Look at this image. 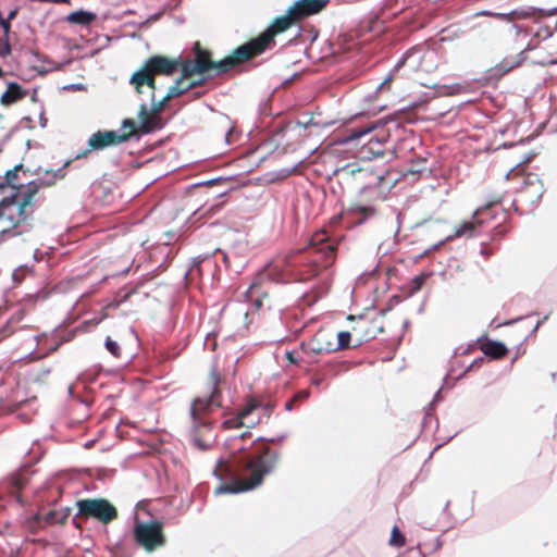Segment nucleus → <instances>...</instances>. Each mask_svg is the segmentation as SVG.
Returning a JSON list of instances; mask_svg holds the SVG:
<instances>
[{"instance_id":"55","label":"nucleus","mask_w":557,"mask_h":557,"mask_svg":"<svg viewBox=\"0 0 557 557\" xmlns=\"http://www.w3.org/2000/svg\"><path fill=\"white\" fill-rule=\"evenodd\" d=\"M71 162H72V160L66 161V162L64 163V168L69 166Z\"/></svg>"},{"instance_id":"28","label":"nucleus","mask_w":557,"mask_h":557,"mask_svg":"<svg viewBox=\"0 0 557 557\" xmlns=\"http://www.w3.org/2000/svg\"><path fill=\"white\" fill-rule=\"evenodd\" d=\"M430 277V273H421L416 275L406 286V290L408 295H413L418 293L422 286L425 284L426 280Z\"/></svg>"},{"instance_id":"33","label":"nucleus","mask_w":557,"mask_h":557,"mask_svg":"<svg viewBox=\"0 0 557 557\" xmlns=\"http://www.w3.org/2000/svg\"><path fill=\"white\" fill-rule=\"evenodd\" d=\"M151 101H152V104H151L150 111L152 112V114L158 115V116H161V113L164 111V109L166 108V106L170 102V100L168 99L166 96H164L161 100L156 101L154 100V90H152Z\"/></svg>"},{"instance_id":"56","label":"nucleus","mask_w":557,"mask_h":557,"mask_svg":"<svg viewBox=\"0 0 557 557\" xmlns=\"http://www.w3.org/2000/svg\"><path fill=\"white\" fill-rule=\"evenodd\" d=\"M2 74H3V72H2V70L0 69V77L2 76Z\"/></svg>"},{"instance_id":"24","label":"nucleus","mask_w":557,"mask_h":557,"mask_svg":"<svg viewBox=\"0 0 557 557\" xmlns=\"http://www.w3.org/2000/svg\"><path fill=\"white\" fill-rule=\"evenodd\" d=\"M480 350L493 359H502L508 354V349L503 343L486 339L480 343Z\"/></svg>"},{"instance_id":"30","label":"nucleus","mask_w":557,"mask_h":557,"mask_svg":"<svg viewBox=\"0 0 557 557\" xmlns=\"http://www.w3.org/2000/svg\"><path fill=\"white\" fill-rule=\"evenodd\" d=\"M375 129L374 124H368L367 126L362 127H355L349 129V133L347 134L346 139L347 140H358L362 138L363 136L370 135Z\"/></svg>"},{"instance_id":"7","label":"nucleus","mask_w":557,"mask_h":557,"mask_svg":"<svg viewBox=\"0 0 557 557\" xmlns=\"http://www.w3.org/2000/svg\"><path fill=\"white\" fill-rule=\"evenodd\" d=\"M181 64L182 61L176 59H170L164 55H152L146 60L140 70L132 75L129 82L134 85L138 94L143 92L141 88L144 85L156 90V76L173 75L181 67Z\"/></svg>"},{"instance_id":"8","label":"nucleus","mask_w":557,"mask_h":557,"mask_svg":"<svg viewBox=\"0 0 557 557\" xmlns=\"http://www.w3.org/2000/svg\"><path fill=\"white\" fill-rule=\"evenodd\" d=\"M299 20L289 8L286 14L276 17L272 24L258 37L244 44L249 60L257 58L275 46V36L289 29Z\"/></svg>"},{"instance_id":"51","label":"nucleus","mask_w":557,"mask_h":557,"mask_svg":"<svg viewBox=\"0 0 557 557\" xmlns=\"http://www.w3.org/2000/svg\"><path fill=\"white\" fill-rule=\"evenodd\" d=\"M17 12H18V9H17V8H16V9H14V10H12V11L9 13V15H8V17H7L5 20H9V21L11 22L12 20H14V18L16 17Z\"/></svg>"},{"instance_id":"18","label":"nucleus","mask_w":557,"mask_h":557,"mask_svg":"<svg viewBox=\"0 0 557 557\" xmlns=\"http://www.w3.org/2000/svg\"><path fill=\"white\" fill-rule=\"evenodd\" d=\"M245 405H252L253 407L250 409V418H260L261 420L262 418L269 419L276 408L274 400L260 396H248Z\"/></svg>"},{"instance_id":"15","label":"nucleus","mask_w":557,"mask_h":557,"mask_svg":"<svg viewBox=\"0 0 557 557\" xmlns=\"http://www.w3.org/2000/svg\"><path fill=\"white\" fill-rule=\"evenodd\" d=\"M335 334L332 330L320 327L306 343H301V349L311 354H326L335 351Z\"/></svg>"},{"instance_id":"46","label":"nucleus","mask_w":557,"mask_h":557,"mask_svg":"<svg viewBox=\"0 0 557 557\" xmlns=\"http://www.w3.org/2000/svg\"><path fill=\"white\" fill-rule=\"evenodd\" d=\"M493 208L494 206L491 208L490 212L484 215L485 223L483 224V226H487L490 224V221L494 219V215L492 213Z\"/></svg>"},{"instance_id":"32","label":"nucleus","mask_w":557,"mask_h":557,"mask_svg":"<svg viewBox=\"0 0 557 557\" xmlns=\"http://www.w3.org/2000/svg\"><path fill=\"white\" fill-rule=\"evenodd\" d=\"M389 545L398 548L406 545V537L397 525L392 529Z\"/></svg>"},{"instance_id":"29","label":"nucleus","mask_w":557,"mask_h":557,"mask_svg":"<svg viewBox=\"0 0 557 557\" xmlns=\"http://www.w3.org/2000/svg\"><path fill=\"white\" fill-rule=\"evenodd\" d=\"M392 120L397 121L399 123H403V122H405V123H413V122H416L417 115H416V112H414V108L411 107V108L401 109V110L396 111L395 113H393Z\"/></svg>"},{"instance_id":"26","label":"nucleus","mask_w":557,"mask_h":557,"mask_svg":"<svg viewBox=\"0 0 557 557\" xmlns=\"http://www.w3.org/2000/svg\"><path fill=\"white\" fill-rule=\"evenodd\" d=\"M69 515L67 509H53L46 512L42 517L47 524H64Z\"/></svg>"},{"instance_id":"25","label":"nucleus","mask_w":557,"mask_h":557,"mask_svg":"<svg viewBox=\"0 0 557 557\" xmlns=\"http://www.w3.org/2000/svg\"><path fill=\"white\" fill-rule=\"evenodd\" d=\"M24 97L25 91L23 88L16 83H11L1 96V103L4 106H10L23 99Z\"/></svg>"},{"instance_id":"50","label":"nucleus","mask_w":557,"mask_h":557,"mask_svg":"<svg viewBox=\"0 0 557 557\" xmlns=\"http://www.w3.org/2000/svg\"><path fill=\"white\" fill-rule=\"evenodd\" d=\"M536 48V45H533L532 42H529L523 50L520 52H524L528 55L529 51H532Z\"/></svg>"},{"instance_id":"45","label":"nucleus","mask_w":557,"mask_h":557,"mask_svg":"<svg viewBox=\"0 0 557 557\" xmlns=\"http://www.w3.org/2000/svg\"><path fill=\"white\" fill-rule=\"evenodd\" d=\"M12 331L4 326L0 330V342H2L4 338L9 337L11 335Z\"/></svg>"},{"instance_id":"31","label":"nucleus","mask_w":557,"mask_h":557,"mask_svg":"<svg viewBox=\"0 0 557 557\" xmlns=\"http://www.w3.org/2000/svg\"><path fill=\"white\" fill-rule=\"evenodd\" d=\"M351 336H354L352 331L338 332L336 335L335 351L349 348Z\"/></svg>"},{"instance_id":"4","label":"nucleus","mask_w":557,"mask_h":557,"mask_svg":"<svg viewBox=\"0 0 557 557\" xmlns=\"http://www.w3.org/2000/svg\"><path fill=\"white\" fill-rule=\"evenodd\" d=\"M222 382L223 377L218 369L212 368L208 377L209 395L196 397L190 405V438L193 444L200 449H208L211 446L212 425L209 416L215 408L222 406V391L220 388Z\"/></svg>"},{"instance_id":"14","label":"nucleus","mask_w":557,"mask_h":557,"mask_svg":"<svg viewBox=\"0 0 557 557\" xmlns=\"http://www.w3.org/2000/svg\"><path fill=\"white\" fill-rule=\"evenodd\" d=\"M503 200L502 196L494 198L492 201L487 202L483 207L476 209L473 213L472 219L469 221H465L455 228L454 236L455 237H472L478 233V231L483 227L485 223L484 215L487 214L493 206L499 205Z\"/></svg>"},{"instance_id":"40","label":"nucleus","mask_w":557,"mask_h":557,"mask_svg":"<svg viewBox=\"0 0 557 557\" xmlns=\"http://www.w3.org/2000/svg\"><path fill=\"white\" fill-rule=\"evenodd\" d=\"M0 26L2 28L1 35H3L4 38H9V34L11 30V24L9 20H3L0 17Z\"/></svg>"},{"instance_id":"43","label":"nucleus","mask_w":557,"mask_h":557,"mask_svg":"<svg viewBox=\"0 0 557 557\" xmlns=\"http://www.w3.org/2000/svg\"><path fill=\"white\" fill-rule=\"evenodd\" d=\"M480 252L485 258H488L490 256L493 255L494 251L487 244H482Z\"/></svg>"},{"instance_id":"44","label":"nucleus","mask_w":557,"mask_h":557,"mask_svg":"<svg viewBox=\"0 0 557 557\" xmlns=\"http://www.w3.org/2000/svg\"><path fill=\"white\" fill-rule=\"evenodd\" d=\"M308 396H309V392L304 389V391L298 392L293 398H294V400H296L298 403V401L307 399Z\"/></svg>"},{"instance_id":"41","label":"nucleus","mask_w":557,"mask_h":557,"mask_svg":"<svg viewBox=\"0 0 557 557\" xmlns=\"http://www.w3.org/2000/svg\"><path fill=\"white\" fill-rule=\"evenodd\" d=\"M234 129H233V126L230 125V123H227L226 127H225V141L227 144H231L234 141Z\"/></svg>"},{"instance_id":"36","label":"nucleus","mask_w":557,"mask_h":557,"mask_svg":"<svg viewBox=\"0 0 557 557\" xmlns=\"http://www.w3.org/2000/svg\"><path fill=\"white\" fill-rule=\"evenodd\" d=\"M106 348L115 357L120 358L122 349L120 345L113 341L111 337H107L106 339Z\"/></svg>"},{"instance_id":"23","label":"nucleus","mask_w":557,"mask_h":557,"mask_svg":"<svg viewBox=\"0 0 557 557\" xmlns=\"http://www.w3.org/2000/svg\"><path fill=\"white\" fill-rule=\"evenodd\" d=\"M182 74L181 76L175 81V83L181 87L184 94L189 91L190 89L202 86L206 83L205 77H195L196 75L194 73H187L186 67L181 65L180 67Z\"/></svg>"},{"instance_id":"3","label":"nucleus","mask_w":557,"mask_h":557,"mask_svg":"<svg viewBox=\"0 0 557 557\" xmlns=\"http://www.w3.org/2000/svg\"><path fill=\"white\" fill-rule=\"evenodd\" d=\"M64 175V169H59L51 180L42 181L40 184L30 182L25 187L20 185L21 190L0 201V242L22 236L33 230L34 200L40 185L50 186Z\"/></svg>"},{"instance_id":"16","label":"nucleus","mask_w":557,"mask_h":557,"mask_svg":"<svg viewBox=\"0 0 557 557\" xmlns=\"http://www.w3.org/2000/svg\"><path fill=\"white\" fill-rule=\"evenodd\" d=\"M527 60L528 55L524 52H519L515 57H506L486 71L487 77L491 81H499L506 74L523 65Z\"/></svg>"},{"instance_id":"22","label":"nucleus","mask_w":557,"mask_h":557,"mask_svg":"<svg viewBox=\"0 0 557 557\" xmlns=\"http://www.w3.org/2000/svg\"><path fill=\"white\" fill-rule=\"evenodd\" d=\"M138 117L140 121L138 131L143 134H148L162 127L161 116L152 114L145 103L139 108Z\"/></svg>"},{"instance_id":"6","label":"nucleus","mask_w":557,"mask_h":557,"mask_svg":"<svg viewBox=\"0 0 557 557\" xmlns=\"http://www.w3.org/2000/svg\"><path fill=\"white\" fill-rule=\"evenodd\" d=\"M337 174L346 182H352L360 189L363 201L377 202L384 199L383 176L376 174L369 166L362 168L357 163H349L337 170Z\"/></svg>"},{"instance_id":"37","label":"nucleus","mask_w":557,"mask_h":557,"mask_svg":"<svg viewBox=\"0 0 557 557\" xmlns=\"http://www.w3.org/2000/svg\"><path fill=\"white\" fill-rule=\"evenodd\" d=\"M20 169H21V165L14 168L13 170L7 171V173H5V183L13 188L18 187L16 180H17V172Z\"/></svg>"},{"instance_id":"39","label":"nucleus","mask_w":557,"mask_h":557,"mask_svg":"<svg viewBox=\"0 0 557 557\" xmlns=\"http://www.w3.org/2000/svg\"><path fill=\"white\" fill-rule=\"evenodd\" d=\"M183 95H185V94L183 92V90L181 89V87H180L176 83H174V84L169 88V90H168V92H166V95H165V96H166V97H168V99L171 101L172 99H174V98H178V97H181V96H183Z\"/></svg>"},{"instance_id":"1","label":"nucleus","mask_w":557,"mask_h":557,"mask_svg":"<svg viewBox=\"0 0 557 557\" xmlns=\"http://www.w3.org/2000/svg\"><path fill=\"white\" fill-rule=\"evenodd\" d=\"M285 438L286 435L272 438L260 437L255 442L250 454L234 462L220 460L215 466L214 474L220 480L230 482L220 484L215 493L236 494L260 486L264 476L275 471L282 457V451L272 448L271 445L278 444Z\"/></svg>"},{"instance_id":"10","label":"nucleus","mask_w":557,"mask_h":557,"mask_svg":"<svg viewBox=\"0 0 557 557\" xmlns=\"http://www.w3.org/2000/svg\"><path fill=\"white\" fill-rule=\"evenodd\" d=\"M76 517L81 519H95L103 524L116 520V507L106 498H84L76 502Z\"/></svg>"},{"instance_id":"12","label":"nucleus","mask_w":557,"mask_h":557,"mask_svg":"<svg viewBox=\"0 0 557 557\" xmlns=\"http://www.w3.org/2000/svg\"><path fill=\"white\" fill-rule=\"evenodd\" d=\"M347 319L354 322L351 331L356 338L357 345L375 338L385 330L383 315L371 317L369 314H360L355 317L350 314Z\"/></svg>"},{"instance_id":"54","label":"nucleus","mask_w":557,"mask_h":557,"mask_svg":"<svg viewBox=\"0 0 557 557\" xmlns=\"http://www.w3.org/2000/svg\"><path fill=\"white\" fill-rule=\"evenodd\" d=\"M312 382L313 384L319 385L321 383V379L314 377Z\"/></svg>"},{"instance_id":"13","label":"nucleus","mask_w":557,"mask_h":557,"mask_svg":"<svg viewBox=\"0 0 557 557\" xmlns=\"http://www.w3.org/2000/svg\"><path fill=\"white\" fill-rule=\"evenodd\" d=\"M125 141H127L126 135H120L115 131H98L89 137L88 148L78 153L75 160L87 158L92 150H102Z\"/></svg>"},{"instance_id":"5","label":"nucleus","mask_w":557,"mask_h":557,"mask_svg":"<svg viewBox=\"0 0 557 557\" xmlns=\"http://www.w3.org/2000/svg\"><path fill=\"white\" fill-rule=\"evenodd\" d=\"M193 52L195 59L182 60L181 65L186 67L187 73H194L195 75H201L212 70H214L216 74H224L250 61L244 45L237 47L230 55L221 61H213L211 52L202 48L199 41L194 44Z\"/></svg>"},{"instance_id":"49","label":"nucleus","mask_w":557,"mask_h":557,"mask_svg":"<svg viewBox=\"0 0 557 557\" xmlns=\"http://www.w3.org/2000/svg\"><path fill=\"white\" fill-rule=\"evenodd\" d=\"M286 359L293 364L298 363V360L294 357V354L292 351L286 352Z\"/></svg>"},{"instance_id":"2","label":"nucleus","mask_w":557,"mask_h":557,"mask_svg":"<svg viewBox=\"0 0 557 557\" xmlns=\"http://www.w3.org/2000/svg\"><path fill=\"white\" fill-rule=\"evenodd\" d=\"M336 250L337 244L325 231H319L311 236L308 247L292 250L270 262V271L276 272L277 282H306L333 264Z\"/></svg>"},{"instance_id":"48","label":"nucleus","mask_w":557,"mask_h":557,"mask_svg":"<svg viewBox=\"0 0 557 557\" xmlns=\"http://www.w3.org/2000/svg\"><path fill=\"white\" fill-rule=\"evenodd\" d=\"M296 403H297V401H296V400H294V398H290V399L285 404V409H286L287 411H292V410L294 409V407H295V404H296Z\"/></svg>"},{"instance_id":"20","label":"nucleus","mask_w":557,"mask_h":557,"mask_svg":"<svg viewBox=\"0 0 557 557\" xmlns=\"http://www.w3.org/2000/svg\"><path fill=\"white\" fill-rule=\"evenodd\" d=\"M329 0H298L294 5L290 7L292 12L296 14L298 20L313 15L322 11Z\"/></svg>"},{"instance_id":"38","label":"nucleus","mask_w":557,"mask_h":557,"mask_svg":"<svg viewBox=\"0 0 557 557\" xmlns=\"http://www.w3.org/2000/svg\"><path fill=\"white\" fill-rule=\"evenodd\" d=\"M11 54V45L9 42V38H4L3 35L0 34V57L5 58Z\"/></svg>"},{"instance_id":"27","label":"nucleus","mask_w":557,"mask_h":557,"mask_svg":"<svg viewBox=\"0 0 557 557\" xmlns=\"http://www.w3.org/2000/svg\"><path fill=\"white\" fill-rule=\"evenodd\" d=\"M96 20V14L87 11L72 12L67 16V21L79 25H89Z\"/></svg>"},{"instance_id":"9","label":"nucleus","mask_w":557,"mask_h":557,"mask_svg":"<svg viewBox=\"0 0 557 557\" xmlns=\"http://www.w3.org/2000/svg\"><path fill=\"white\" fill-rule=\"evenodd\" d=\"M278 283L276 272L270 271V264H267L251 282L246 292L247 299L252 304L256 311L271 310L276 306V299L270 294L269 285Z\"/></svg>"},{"instance_id":"52","label":"nucleus","mask_w":557,"mask_h":557,"mask_svg":"<svg viewBox=\"0 0 557 557\" xmlns=\"http://www.w3.org/2000/svg\"><path fill=\"white\" fill-rule=\"evenodd\" d=\"M392 82V76L386 77L383 83L381 84V88L388 87Z\"/></svg>"},{"instance_id":"35","label":"nucleus","mask_w":557,"mask_h":557,"mask_svg":"<svg viewBox=\"0 0 557 557\" xmlns=\"http://www.w3.org/2000/svg\"><path fill=\"white\" fill-rule=\"evenodd\" d=\"M122 127L127 132L121 133L120 135H126L127 140L138 131L136 123L132 119H125L122 123Z\"/></svg>"},{"instance_id":"19","label":"nucleus","mask_w":557,"mask_h":557,"mask_svg":"<svg viewBox=\"0 0 557 557\" xmlns=\"http://www.w3.org/2000/svg\"><path fill=\"white\" fill-rule=\"evenodd\" d=\"M252 405H245L238 410L237 414L225 420L223 426L225 429H237L242 426L253 428L261 423L260 418H250V409Z\"/></svg>"},{"instance_id":"17","label":"nucleus","mask_w":557,"mask_h":557,"mask_svg":"<svg viewBox=\"0 0 557 557\" xmlns=\"http://www.w3.org/2000/svg\"><path fill=\"white\" fill-rule=\"evenodd\" d=\"M29 483V475L26 471L16 472L8 476L4 481L5 491L9 496L20 505H25L27 499L24 498L23 491Z\"/></svg>"},{"instance_id":"42","label":"nucleus","mask_w":557,"mask_h":557,"mask_svg":"<svg viewBox=\"0 0 557 557\" xmlns=\"http://www.w3.org/2000/svg\"><path fill=\"white\" fill-rule=\"evenodd\" d=\"M535 36L540 37V38H548L552 36V33H550L549 28L547 26H545V27H541L536 32Z\"/></svg>"},{"instance_id":"21","label":"nucleus","mask_w":557,"mask_h":557,"mask_svg":"<svg viewBox=\"0 0 557 557\" xmlns=\"http://www.w3.org/2000/svg\"><path fill=\"white\" fill-rule=\"evenodd\" d=\"M539 10L533 7L515 9L508 13H496V12H485V15L493 16L499 21L507 23H515L521 20H528L537 14Z\"/></svg>"},{"instance_id":"34","label":"nucleus","mask_w":557,"mask_h":557,"mask_svg":"<svg viewBox=\"0 0 557 557\" xmlns=\"http://www.w3.org/2000/svg\"><path fill=\"white\" fill-rule=\"evenodd\" d=\"M352 211L363 216V220L373 216L376 213V209L371 205L358 203L352 208Z\"/></svg>"},{"instance_id":"53","label":"nucleus","mask_w":557,"mask_h":557,"mask_svg":"<svg viewBox=\"0 0 557 557\" xmlns=\"http://www.w3.org/2000/svg\"><path fill=\"white\" fill-rule=\"evenodd\" d=\"M374 138H375V143L381 144V140H380L376 136H372V137L369 139L368 144H372V143H373V140H374Z\"/></svg>"},{"instance_id":"11","label":"nucleus","mask_w":557,"mask_h":557,"mask_svg":"<svg viewBox=\"0 0 557 557\" xmlns=\"http://www.w3.org/2000/svg\"><path fill=\"white\" fill-rule=\"evenodd\" d=\"M133 534L136 544L148 553L164 546L166 543L163 524L158 520L136 523Z\"/></svg>"},{"instance_id":"47","label":"nucleus","mask_w":557,"mask_h":557,"mask_svg":"<svg viewBox=\"0 0 557 557\" xmlns=\"http://www.w3.org/2000/svg\"><path fill=\"white\" fill-rule=\"evenodd\" d=\"M503 234H504V230H502L500 224H497L496 226H494L493 239H495L496 236H500Z\"/></svg>"}]
</instances>
